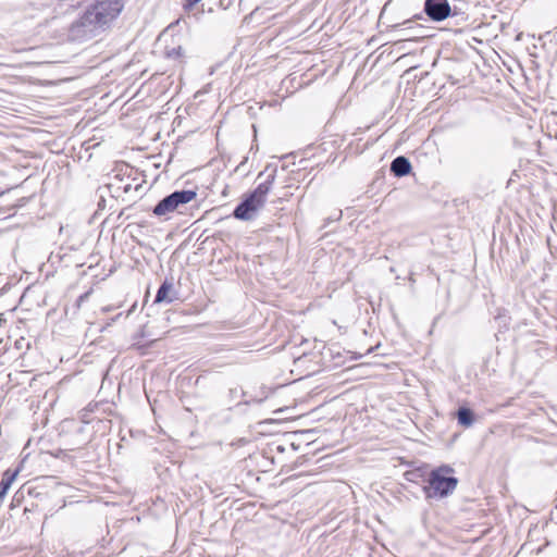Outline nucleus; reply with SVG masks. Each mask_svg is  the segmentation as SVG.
<instances>
[{
	"label": "nucleus",
	"mask_w": 557,
	"mask_h": 557,
	"mask_svg": "<svg viewBox=\"0 0 557 557\" xmlns=\"http://www.w3.org/2000/svg\"><path fill=\"white\" fill-rule=\"evenodd\" d=\"M183 55V48L181 46L172 48L166 51V57L171 59H176Z\"/></svg>",
	"instance_id": "nucleus-13"
},
{
	"label": "nucleus",
	"mask_w": 557,
	"mask_h": 557,
	"mask_svg": "<svg viewBox=\"0 0 557 557\" xmlns=\"http://www.w3.org/2000/svg\"><path fill=\"white\" fill-rule=\"evenodd\" d=\"M275 169H265L264 172H260L258 180L260 181L258 186L249 195H246V221L253 218L255 212L263 207L265 197L275 180Z\"/></svg>",
	"instance_id": "nucleus-2"
},
{
	"label": "nucleus",
	"mask_w": 557,
	"mask_h": 557,
	"mask_svg": "<svg viewBox=\"0 0 557 557\" xmlns=\"http://www.w3.org/2000/svg\"><path fill=\"white\" fill-rule=\"evenodd\" d=\"M453 472L449 466H442L432 470L429 478V486L424 487L426 497H446L451 494L458 484V479L448 476L447 473Z\"/></svg>",
	"instance_id": "nucleus-3"
},
{
	"label": "nucleus",
	"mask_w": 557,
	"mask_h": 557,
	"mask_svg": "<svg viewBox=\"0 0 557 557\" xmlns=\"http://www.w3.org/2000/svg\"><path fill=\"white\" fill-rule=\"evenodd\" d=\"M243 0H239V3L242 2Z\"/></svg>",
	"instance_id": "nucleus-26"
},
{
	"label": "nucleus",
	"mask_w": 557,
	"mask_h": 557,
	"mask_svg": "<svg viewBox=\"0 0 557 557\" xmlns=\"http://www.w3.org/2000/svg\"><path fill=\"white\" fill-rule=\"evenodd\" d=\"M90 295L91 290L82 294L75 301V308L78 310L82 307V305L89 298Z\"/></svg>",
	"instance_id": "nucleus-14"
},
{
	"label": "nucleus",
	"mask_w": 557,
	"mask_h": 557,
	"mask_svg": "<svg viewBox=\"0 0 557 557\" xmlns=\"http://www.w3.org/2000/svg\"><path fill=\"white\" fill-rule=\"evenodd\" d=\"M269 393H270V391H269V389L262 388V391H261V396H260V397H258V398H257V397H252V396H251L249 400H246V405H248V404H250V403H258V404H259V403L263 401L264 399H267V398H268Z\"/></svg>",
	"instance_id": "nucleus-12"
},
{
	"label": "nucleus",
	"mask_w": 557,
	"mask_h": 557,
	"mask_svg": "<svg viewBox=\"0 0 557 557\" xmlns=\"http://www.w3.org/2000/svg\"><path fill=\"white\" fill-rule=\"evenodd\" d=\"M141 337H144V332L143 331H140L139 333L134 335V339H138V338H141Z\"/></svg>",
	"instance_id": "nucleus-19"
},
{
	"label": "nucleus",
	"mask_w": 557,
	"mask_h": 557,
	"mask_svg": "<svg viewBox=\"0 0 557 557\" xmlns=\"http://www.w3.org/2000/svg\"><path fill=\"white\" fill-rule=\"evenodd\" d=\"M82 0H58L55 4V11L64 14L71 9H75L81 4Z\"/></svg>",
	"instance_id": "nucleus-10"
},
{
	"label": "nucleus",
	"mask_w": 557,
	"mask_h": 557,
	"mask_svg": "<svg viewBox=\"0 0 557 557\" xmlns=\"http://www.w3.org/2000/svg\"><path fill=\"white\" fill-rule=\"evenodd\" d=\"M200 0H186V5L188 7H193L195 5L196 3H198Z\"/></svg>",
	"instance_id": "nucleus-18"
},
{
	"label": "nucleus",
	"mask_w": 557,
	"mask_h": 557,
	"mask_svg": "<svg viewBox=\"0 0 557 557\" xmlns=\"http://www.w3.org/2000/svg\"><path fill=\"white\" fill-rule=\"evenodd\" d=\"M122 0H97L69 27V38L85 41L108 29L123 10Z\"/></svg>",
	"instance_id": "nucleus-1"
},
{
	"label": "nucleus",
	"mask_w": 557,
	"mask_h": 557,
	"mask_svg": "<svg viewBox=\"0 0 557 557\" xmlns=\"http://www.w3.org/2000/svg\"><path fill=\"white\" fill-rule=\"evenodd\" d=\"M136 309V304L132 306V308L128 310L127 315L131 314Z\"/></svg>",
	"instance_id": "nucleus-21"
},
{
	"label": "nucleus",
	"mask_w": 557,
	"mask_h": 557,
	"mask_svg": "<svg viewBox=\"0 0 557 557\" xmlns=\"http://www.w3.org/2000/svg\"><path fill=\"white\" fill-rule=\"evenodd\" d=\"M409 281L411 282V284H414L416 280L413 277V273H410Z\"/></svg>",
	"instance_id": "nucleus-22"
},
{
	"label": "nucleus",
	"mask_w": 557,
	"mask_h": 557,
	"mask_svg": "<svg viewBox=\"0 0 557 557\" xmlns=\"http://www.w3.org/2000/svg\"><path fill=\"white\" fill-rule=\"evenodd\" d=\"M131 188H132L131 184H127L124 186V191L128 193L131 190Z\"/></svg>",
	"instance_id": "nucleus-20"
},
{
	"label": "nucleus",
	"mask_w": 557,
	"mask_h": 557,
	"mask_svg": "<svg viewBox=\"0 0 557 557\" xmlns=\"http://www.w3.org/2000/svg\"><path fill=\"white\" fill-rule=\"evenodd\" d=\"M411 169L412 166L410 161L408 160V158L404 156L395 158L391 163V172L396 177H403L408 175L411 172Z\"/></svg>",
	"instance_id": "nucleus-6"
},
{
	"label": "nucleus",
	"mask_w": 557,
	"mask_h": 557,
	"mask_svg": "<svg viewBox=\"0 0 557 557\" xmlns=\"http://www.w3.org/2000/svg\"><path fill=\"white\" fill-rule=\"evenodd\" d=\"M423 11L434 22H442L451 13L448 0H425Z\"/></svg>",
	"instance_id": "nucleus-5"
},
{
	"label": "nucleus",
	"mask_w": 557,
	"mask_h": 557,
	"mask_svg": "<svg viewBox=\"0 0 557 557\" xmlns=\"http://www.w3.org/2000/svg\"><path fill=\"white\" fill-rule=\"evenodd\" d=\"M251 480V481H255V482H259L260 481V478L256 474H252V473H247L246 474V481ZM248 484V482H246V485Z\"/></svg>",
	"instance_id": "nucleus-17"
},
{
	"label": "nucleus",
	"mask_w": 557,
	"mask_h": 557,
	"mask_svg": "<svg viewBox=\"0 0 557 557\" xmlns=\"http://www.w3.org/2000/svg\"><path fill=\"white\" fill-rule=\"evenodd\" d=\"M172 288L173 283L170 280L165 278L157 290L154 302H172L175 299L174 297L169 296V293L172 290Z\"/></svg>",
	"instance_id": "nucleus-7"
},
{
	"label": "nucleus",
	"mask_w": 557,
	"mask_h": 557,
	"mask_svg": "<svg viewBox=\"0 0 557 557\" xmlns=\"http://www.w3.org/2000/svg\"><path fill=\"white\" fill-rule=\"evenodd\" d=\"M256 457H257V456H256L255 454H250V455H249V458H250V459H253V458H256Z\"/></svg>",
	"instance_id": "nucleus-23"
},
{
	"label": "nucleus",
	"mask_w": 557,
	"mask_h": 557,
	"mask_svg": "<svg viewBox=\"0 0 557 557\" xmlns=\"http://www.w3.org/2000/svg\"><path fill=\"white\" fill-rule=\"evenodd\" d=\"M457 420L460 425L469 428L474 422V413L470 408L460 407L457 411Z\"/></svg>",
	"instance_id": "nucleus-9"
},
{
	"label": "nucleus",
	"mask_w": 557,
	"mask_h": 557,
	"mask_svg": "<svg viewBox=\"0 0 557 557\" xmlns=\"http://www.w3.org/2000/svg\"><path fill=\"white\" fill-rule=\"evenodd\" d=\"M18 474V469L11 470L8 469L3 472L2 479L0 481V497H5L8 491L10 490L12 483L15 481Z\"/></svg>",
	"instance_id": "nucleus-8"
},
{
	"label": "nucleus",
	"mask_w": 557,
	"mask_h": 557,
	"mask_svg": "<svg viewBox=\"0 0 557 557\" xmlns=\"http://www.w3.org/2000/svg\"><path fill=\"white\" fill-rule=\"evenodd\" d=\"M342 218V211L341 210H337L333 215H331L330 218H327V223L331 222V221H338L341 220Z\"/></svg>",
	"instance_id": "nucleus-15"
},
{
	"label": "nucleus",
	"mask_w": 557,
	"mask_h": 557,
	"mask_svg": "<svg viewBox=\"0 0 557 557\" xmlns=\"http://www.w3.org/2000/svg\"><path fill=\"white\" fill-rule=\"evenodd\" d=\"M3 499H4V497H0V504L2 503Z\"/></svg>",
	"instance_id": "nucleus-24"
},
{
	"label": "nucleus",
	"mask_w": 557,
	"mask_h": 557,
	"mask_svg": "<svg viewBox=\"0 0 557 557\" xmlns=\"http://www.w3.org/2000/svg\"><path fill=\"white\" fill-rule=\"evenodd\" d=\"M411 23H412V20H406V21H404V22L401 23V25H404V26L408 25V27L404 28L403 30H409V29H412L413 27L411 26ZM399 26H400V24H397V25H395L394 27L396 28V27H399Z\"/></svg>",
	"instance_id": "nucleus-16"
},
{
	"label": "nucleus",
	"mask_w": 557,
	"mask_h": 557,
	"mask_svg": "<svg viewBox=\"0 0 557 557\" xmlns=\"http://www.w3.org/2000/svg\"><path fill=\"white\" fill-rule=\"evenodd\" d=\"M3 499H4V497H0V504L2 503Z\"/></svg>",
	"instance_id": "nucleus-25"
},
{
	"label": "nucleus",
	"mask_w": 557,
	"mask_h": 557,
	"mask_svg": "<svg viewBox=\"0 0 557 557\" xmlns=\"http://www.w3.org/2000/svg\"><path fill=\"white\" fill-rule=\"evenodd\" d=\"M196 189L174 190L157 202L152 209V213L156 216L162 218L173 212H181V209L196 199Z\"/></svg>",
	"instance_id": "nucleus-4"
},
{
	"label": "nucleus",
	"mask_w": 557,
	"mask_h": 557,
	"mask_svg": "<svg viewBox=\"0 0 557 557\" xmlns=\"http://www.w3.org/2000/svg\"><path fill=\"white\" fill-rule=\"evenodd\" d=\"M233 215L238 220H244V198L236 205Z\"/></svg>",
	"instance_id": "nucleus-11"
}]
</instances>
